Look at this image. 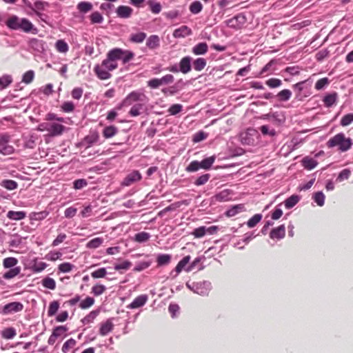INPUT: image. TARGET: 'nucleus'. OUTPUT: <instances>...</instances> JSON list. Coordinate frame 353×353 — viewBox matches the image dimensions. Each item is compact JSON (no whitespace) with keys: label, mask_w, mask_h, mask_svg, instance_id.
Instances as JSON below:
<instances>
[{"label":"nucleus","mask_w":353,"mask_h":353,"mask_svg":"<svg viewBox=\"0 0 353 353\" xmlns=\"http://www.w3.org/2000/svg\"><path fill=\"white\" fill-rule=\"evenodd\" d=\"M208 50V46L205 42L199 43L192 48V52L196 55L204 54Z\"/></svg>","instance_id":"nucleus-25"},{"label":"nucleus","mask_w":353,"mask_h":353,"mask_svg":"<svg viewBox=\"0 0 353 353\" xmlns=\"http://www.w3.org/2000/svg\"><path fill=\"white\" fill-rule=\"evenodd\" d=\"M317 164L318 162L316 160L309 157H304L302 160L303 166L309 170L314 169Z\"/></svg>","instance_id":"nucleus-31"},{"label":"nucleus","mask_w":353,"mask_h":353,"mask_svg":"<svg viewBox=\"0 0 353 353\" xmlns=\"http://www.w3.org/2000/svg\"><path fill=\"white\" fill-rule=\"evenodd\" d=\"M77 344V341L74 339H70L67 340L63 345L62 351L64 353L68 352L72 350Z\"/></svg>","instance_id":"nucleus-57"},{"label":"nucleus","mask_w":353,"mask_h":353,"mask_svg":"<svg viewBox=\"0 0 353 353\" xmlns=\"http://www.w3.org/2000/svg\"><path fill=\"white\" fill-rule=\"evenodd\" d=\"M192 30L187 26H182L176 29L173 32V36L175 38L185 37L192 34Z\"/></svg>","instance_id":"nucleus-19"},{"label":"nucleus","mask_w":353,"mask_h":353,"mask_svg":"<svg viewBox=\"0 0 353 353\" xmlns=\"http://www.w3.org/2000/svg\"><path fill=\"white\" fill-rule=\"evenodd\" d=\"M34 78V72L33 70H28L26 72L22 78V82L26 84L30 83Z\"/></svg>","instance_id":"nucleus-61"},{"label":"nucleus","mask_w":353,"mask_h":353,"mask_svg":"<svg viewBox=\"0 0 353 353\" xmlns=\"http://www.w3.org/2000/svg\"><path fill=\"white\" fill-rule=\"evenodd\" d=\"M41 283L44 288L51 290H55L57 286L55 280L48 276L42 279Z\"/></svg>","instance_id":"nucleus-38"},{"label":"nucleus","mask_w":353,"mask_h":353,"mask_svg":"<svg viewBox=\"0 0 353 353\" xmlns=\"http://www.w3.org/2000/svg\"><path fill=\"white\" fill-rule=\"evenodd\" d=\"M190 259H191L190 256L188 255V256H185V257H183L178 263L176 266L175 267V269L174 270V271L176 272V274L174 276V277H176L184 269V268L190 262Z\"/></svg>","instance_id":"nucleus-30"},{"label":"nucleus","mask_w":353,"mask_h":353,"mask_svg":"<svg viewBox=\"0 0 353 353\" xmlns=\"http://www.w3.org/2000/svg\"><path fill=\"white\" fill-rule=\"evenodd\" d=\"M191 61L190 57H183L179 62V70L183 74H187L191 70Z\"/></svg>","instance_id":"nucleus-13"},{"label":"nucleus","mask_w":353,"mask_h":353,"mask_svg":"<svg viewBox=\"0 0 353 353\" xmlns=\"http://www.w3.org/2000/svg\"><path fill=\"white\" fill-rule=\"evenodd\" d=\"M12 81L10 75H3L0 77V87L1 89L7 88Z\"/></svg>","instance_id":"nucleus-63"},{"label":"nucleus","mask_w":353,"mask_h":353,"mask_svg":"<svg viewBox=\"0 0 353 353\" xmlns=\"http://www.w3.org/2000/svg\"><path fill=\"white\" fill-rule=\"evenodd\" d=\"M262 219V214H256L252 216L247 222V225L250 228L255 227Z\"/></svg>","instance_id":"nucleus-47"},{"label":"nucleus","mask_w":353,"mask_h":353,"mask_svg":"<svg viewBox=\"0 0 353 353\" xmlns=\"http://www.w3.org/2000/svg\"><path fill=\"white\" fill-rule=\"evenodd\" d=\"M0 185L8 190H13L18 188V183L13 180L3 179L1 181Z\"/></svg>","instance_id":"nucleus-35"},{"label":"nucleus","mask_w":353,"mask_h":353,"mask_svg":"<svg viewBox=\"0 0 353 353\" xmlns=\"http://www.w3.org/2000/svg\"><path fill=\"white\" fill-rule=\"evenodd\" d=\"M100 314V310H94L91 311L88 314H87L82 320V323L84 325H88L90 323H92L94 322L95 319L99 316Z\"/></svg>","instance_id":"nucleus-29"},{"label":"nucleus","mask_w":353,"mask_h":353,"mask_svg":"<svg viewBox=\"0 0 353 353\" xmlns=\"http://www.w3.org/2000/svg\"><path fill=\"white\" fill-rule=\"evenodd\" d=\"M210 178V174H204L199 176L194 182V184L196 186L203 185L205 184L209 181Z\"/></svg>","instance_id":"nucleus-60"},{"label":"nucleus","mask_w":353,"mask_h":353,"mask_svg":"<svg viewBox=\"0 0 353 353\" xmlns=\"http://www.w3.org/2000/svg\"><path fill=\"white\" fill-rule=\"evenodd\" d=\"M216 160V156L213 155L203 159L201 161H192L186 167L185 170L188 172H194L199 169L208 170L211 168Z\"/></svg>","instance_id":"nucleus-4"},{"label":"nucleus","mask_w":353,"mask_h":353,"mask_svg":"<svg viewBox=\"0 0 353 353\" xmlns=\"http://www.w3.org/2000/svg\"><path fill=\"white\" fill-rule=\"evenodd\" d=\"M147 97L143 92L139 91H133L128 94L123 100L121 105L124 107L130 106L135 102H143L146 100Z\"/></svg>","instance_id":"nucleus-6"},{"label":"nucleus","mask_w":353,"mask_h":353,"mask_svg":"<svg viewBox=\"0 0 353 353\" xmlns=\"http://www.w3.org/2000/svg\"><path fill=\"white\" fill-rule=\"evenodd\" d=\"M18 262V259L14 257H7L3 260V265L6 269L13 268H15Z\"/></svg>","instance_id":"nucleus-41"},{"label":"nucleus","mask_w":353,"mask_h":353,"mask_svg":"<svg viewBox=\"0 0 353 353\" xmlns=\"http://www.w3.org/2000/svg\"><path fill=\"white\" fill-rule=\"evenodd\" d=\"M150 6V10L154 14H159L162 9V6L160 3L150 0L147 2Z\"/></svg>","instance_id":"nucleus-48"},{"label":"nucleus","mask_w":353,"mask_h":353,"mask_svg":"<svg viewBox=\"0 0 353 353\" xmlns=\"http://www.w3.org/2000/svg\"><path fill=\"white\" fill-rule=\"evenodd\" d=\"M103 239L101 237H96L91 239L86 244V248L89 249H96L102 245Z\"/></svg>","instance_id":"nucleus-40"},{"label":"nucleus","mask_w":353,"mask_h":353,"mask_svg":"<svg viewBox=\"0 0 353 353\" xmlns=\"http://www.w3.org/2000/svg\"><path fill=\"white\" fill-rule=\"evenodd\" d=\"M74 268V265L71 264L68 262H65L63 263H61L58 266V269L61 272L63 273H68L72 270V269Z\"/></svg>","instance_id":"nucleus-64"},{"label":"nucleus","mask_w":353,"mask_h":353,"mask_svg":"<svg viewBox=\"0 0 353 353\" xmlns=\"http://www.w3.org/2000/svg\"><path fill=\"white\" fill-rule=\"evenodd\" d=\"M147 34L143 32L132 33L130 35L129 41L134 43H141L146 38Z\"/></svg>","instance_id":"nucleus-27"},{"label":"nucleus","mask_w":353,"mask_h":353,"mask_svg":"<svg viewBox=\"0 0 353 353\" xmlns=\"http://www.w3.org/2000/svg\"><path fill=\"white\" fill-rule=\"evenodd\" d=\"M68 328L65 325H59L54 327L52 330V334L56 337H60L65 334L68 331Z\"/></svg>","instance_id":"nucleus-58"},{"label":"nucleus","mask_w":353,"mask_h":353,"mask_svg":"<svg viewBox=\"0 0 353 353\" xmlns=\"http://www.w3.org/2000/svg\"><path fill=\"white\" fill-rule=\"evenodd\" d=\"M65 127L57 123H43L39 127V130H46L52 137L60 136L63 134Z\"/></svg>","instance_id":"nucleus-5"},{"label":"nucleus","mask_w":353,"mask_h":353,"mask_svg":"<svg viewBox=\"0 0 353 353\" xmlns=\"http://www.w3.org/2000/svg\"><path fill=\"white\" fill-rule=\"evenodd\" d=\"M117 14L120 18L128 19L133 12L132 8L127 6H119L116 10Z\"/></svg>","instance_id":"nucleus-12"},{"label":"nucleus","mask_w":353,"mask_h":353,"mask_svg":"<svg viewBox=\"0 0 353 353\" xmlns=\"http://www.w3.org/2000/svg\"><path fill=\"white\" fill-rule=\"evenodd\" d=\"M350 176H351V170L348 168L343 169V170H341L339 172V174L336 178V181L342 182L345 180L348 179Z\"/></svg>","instance_id":"nucleus-54"},{"label":"nucleus","mask_w":353,"mask_h":353,"mask_svg":"<svg viewBox=\"0 0 353 353\" xmlns=\"http://www.w3.org/2000/svg\"><path fill=\"white\" fill-rule=\"evenodd\" d=\"M78 10L83 13L90 11L92 8V5L90 2L81 1L77 4Z\"/></svg>","instance_id":"nucleus-53"},{"label":"nucleus","mask_w":353,"mask_h":353,"mask_svg":"<svg viewBox=\"0 0 353 353\" xmlns=\"http://www.w3.org/2000/svg\"><path fill=\"white\" fill-rule=\"evenodd\" d=\"M292 93L288 89H284L277 93L276 97L279 101H287L292 97Z\"/></svg>","instance_id":"nucleus-32"},{"label":"nucleus","mask_w":353,"mask_h":353,"mask_svg":"<svg viewBox=\"0 0 353 353\" xmlns=\"http://www.w3.org/2000/svg\"><path fill=\"white\" fill-rule=\"evenodd\" d=\"M134 57V53L132 51L115 48L106 54V58L100 64H97L93 68L95 75L100 80H108L112 77L110 72L118 68L119 60H121L123 64H126Z\"/></svg>","instance_id":"nucleus-1"},{"label":"nucleus","mask_w":353,"mask_h":353,"mask_svg":"<svg viewBox=\"0 0 353 353\" xmlns=\"http://www.w3.org/2000/svg\"><path fill=\"white\" fill-rule=\"evenodd\" d=\"M143 110V104L137 103L134 105L130 110L129 111V114L132 117H137L141 114Z\"/></svg>","instance_id":"nucleus-43"},{"label":"nucleus","mask_w":353,"mask_h":353,"mask_svg":"<svg viewBox=\"0 0 353 353\" xmlns=\"http://www.w3.org/2000/svg\"><path fill=\"white\" fill-rule=\"evenodd\" d=\"M10 270L5 272L3 275V278L6 280H10L19 275L21 272V267H15L13 268H9Z\"/></svg>","instance_id":"nucleus-34"},{"label":"nucleus","mask_w":353,"mask_h":353,"mask_svg":"<svg viewBox=\"0 0 353 353\" xmlns=\"http://www.w3.org/2000/svg\"><path fill=\"white\" fill-rule=\"evenodd\" d=\"M26 213L23 211H12L10 210L7 213V217L10 220L20 221L25 219Z\"/></svg>","instance_id":"nucleus-26"},{"label":"nucleus","mask_w":353,"mask_h":353,"mask_svg":"<svg viewBox=\"0 0 353 353\" xmlns=\"http://www.w3.org/2000/svg\"><path fill=\"white\" fill-rule=\"evenodd\" d=\"M265 84L270 88H276L282 85V81L276 78H270L265 81Z\"/></svg>","instance_id":"nucleus-59"},{"label":"nucleus","mask_w":353,"mask_h":353,"mask_svg":"<svg viewBox=\"0 0 353 353\" xmlns=\"http://www.w3.org/2000/svg\"><path fill=\"white\" fill-rule=\"evenodd\" d=\"M301 196L293 194L285 200L284 205L286 209H291L295 206L300 201Z\"/></svg>","instance_id":"nucleus-28"},{"label":"nucleus","mask_w":353,"mask_h":353,"mask_svg":"<svg viewBox=\"0 0 353 353\" xmlns=\"http://www.w3.org/2000/svg\"><path fill=\"white\" fill-rule=\"evenodd\" d=\"M59 308V303L57 301H52L48 307V316H52L55 315Z\"/></svg>","instance_id":"nucleus-50"},{"label":"nucleus","mask_w":353,"mask_h":353,"mask_svg":"<svg viewBox=\"0 0 353 353\" xmlns=\"http://www.w3.org/2000/svg\"><path fill=\"white\" fill-rule=\"evenodd\" d=\"M353 122V113H350L344 115L340 121L341 125L343 127L347 126Z\"/></svg>","instance_id":"nucleus-62"},{"label":"nucleus","mask_w":353,"mask_h":353,"mask_svg":"<svg viewBox=\"0 0 353 353\" xmlns=\"http://www.w3.org/2000/svg\"><path fill=\"white\" fill-rule=\"evenodd\" d=\"M119 132L117 127L114 125L106 126L102 131V134L105 139H110L114 137Z\"/></svg>","instance_id":"nucleus-22"},{"label":"nucleus","mask_w":353,"mask_h":353,"mask_svg":"<svg viewBox=\"0 0 353 353\" xmlns=\"http://www.w3.org/2000/svg\"><path fill=\"white\" fill-rule=\"evenodd\" d=\"M48 212L41 211L39 212H32L30 214V219L32 221H41L47 217Z\"/></svg>","instance_id":"nucleus-46"},{"label":"nucleus","mask_w":353,"mask_h":353,"mask_svg":"<svg viewBox=\"0 0 353 353\" xmlns=\"http://www.w3.org/2000/svg\"><path fill=\"white\" fill-rule=\"evenodd\" d=\"M49 3L46 1L37 0L34 3V7L32 11L38 16L39 18H41L42 16H44L43 14L41 13L40 11L44 10L46 7H48Z\"/></svg>","instance_id":"nucleus-17"},{"label":"nucleus","mask_w":353,"mask_h":353,"mask_svg":"<svg viewBox=\"0 0 353 353\" xmlns=\"http://www.w3.org/2000/svg\"><path fill=\"white\" fill-rule=\"evenodd\" d=\"M10 137L3 134L0 137V153L3 155H9L13 153L14 148L10 145Z\"/></svg>","instance_id":"nucleus-7"},{"label":"nucleus","mask_w":353,"mask_h":353,"mask_svg":"<svg viewBox=\"0 0 353 353\" xmlns=\"http://www.w3.org/2000/svg\"><path fill=\"white\" fill-rule=\"evenodd\" d=\"M352 144V139L350 137H346L342 132L336 134L327 142V146L329 148L338 147V150L341 152L349 150Z\"/></svg>","instance_id":"nucleus-3"},{"label":"nucleus","mask_w":353,"mask_h":353,"mask_svg":"<svg viewBox=\"0 0 353 353\" xmlns=\"http://www.w3.org/2000/svg\"><path fill=\"white\" fill-rule=\"evenodd\" d=\"M285 236V227L284 225H281L277 228L272 230L270 233V237L272 239H281Z\"/></svg>","instance_id":"nucleus-14"},{"label":"nucleus","mask_w":353,"mask_h":353,"mask_svg":"<svg viewBox=\"0 0 353 353\" xmlns=\"http://www.w3.org/2000/svg\"><path fill=\"white\" fill-rule=\"evenodd\" d=\"M257 134V131L252 128L248 129L240 135L241 141L243 144L252 145L254 143V137Z\"/></svg>","instance_id":"nucleus-8"},{"label":"nucleus","mask_w":353,"mask_h":353,"mask_svg":"<svg viewBox=\"0 0 353 353\" xmlns=\"http://www.w3.org/2000/svg\"><path fill=\"white\" fill-rule=\"evenodd\" d=\"M23 309V305L20 302H12L5 305L1 313L3 315H7L13 312H18L22 311Z\"/></svg>","instance_id":"nucleus-9"},{"label":"nucleus","mask_w":353,"mask_h":353,"mask_svg":"<svg viewBox=\"0 0 353 353\" xmlns=\"http://www.w3.org/2000/svg\"><path fill=\"white\" fill-rule=\"evenodd\" d=\"M338 94L336 92L327 94L323 99V105L326 108H330L336 103Z\"/></svg>","instance_id":"nucleus-15"},{"label":"nucleus","mask_w":353,"mask_h":353,"mask_svg":"<svg viewBox=\"0 0 353 353\" xmlns=\"http://www.w3.org/2000/svg\"><path fill=\"white\" fill-rule=\"evenodd\" d=\"M150 235L145 232H139L134 236V241L139 243H144L149 240Z\"/></svg>","instance_id":"nucleus-55"},{"label":"nucleus","mask_w":353,"mask_h":353,"mask_svg":"<svg viewBox=\"0 0 353 353\" xmlns=\"http://www.w3.org/2000/svg\"><path fill=\"white\" fill-rule=\"evenodd\" d=\"M244 211H245V207L244 204H238L228 210L225 212V215L228 217H232Z\"/></svg>","instance_id":"nucleus-23"},{"label":"nucleus","mask_w":353,"mask_h":353,"mask_svg":"<svg viewBox=\"0 0 353 353\" xmlns=\"http://www.w3.org/2000/svg\"><path fill=\"white\" fill-rule=\"evenodd\" d=\"M106 290V287L102 284L97 283L91 289V293L98 296L103 294Z\"/></svg>","instance_id":"nucleus-44"},{"label":"nucleus","mask_w":353,"mask_h":353,"mask_svg":"<svg viewBox=\"0 0 353 353\" xmlns=\"http://www.w3.org/2000/svg\"><path fill=\"white\" fill-rule=\"evenodd\" d=\"M100 137L99 132L97 131H92L88 135H87L84 139L83 143L88 144L89 148L91 145L97 143L99 141Z\"/></svg>","instance_id":"nucleus-20"},{"label":"nucleus","mask_w":353,"mask_h":353,"mask_svg":"<svg viewBox=\"0 0 353 353\" xmlns=\"http://www.w3.org/2000/svg\"><path fill=\"white\" fill-rule=\"evenodd\" d=\"M114 324L111 319H108L106 321L102 323L101 324L99 328V334L101 336H105L108 333L111 332L113 330Z\"/></svg>","instance_id":"nucleus-16"},{"label":"nucleus","mask_w":353,"mask_h":353,"mask_svg":"<svg viewBox=\"0 0 353 353\" xmlns=\"http://www.w3.org/2000/svg\"><path fill=\"white\" fill-rule=\"evenodd\" d=\"M7 27L14 30H21L26 33L36 34L37 29L32 23L26 18H19L17 15L10 16L6 21Z\"/></svg>","instance_id":"nucleus-2"},{"label":"nucleus","mask_w":353,"mask_h":353,"mask_svg":"<svg viewBox=\"0 0 353 353\" xmlns=\"http://www.w3.org/2000/svg\"><path fill=\"white\" fill-rule=\"evenodd\" d=\"M285 117L282 112H272V115L269 119V121L275 126H280L285 122Z\"/></svg>","instance_id":"nucleus-18"},{"label":"nucleus","mask_w":353,"mask_h":353,"mask_svg":"<svg viewBox=\"0 0 353 353\" xmlns=\"http://www.w3.org/2000/svg\"><path fill=\"white\" fill-rule=\"evenodd\" d=\"M141 179V173L137 170H134L126 176L122 182V185L125 186H129L132 183L140 181Z\"/></svg>","instance_id":"nucleus-11"},{"label":"nucleus","mask_w":353,"mask_h":353,"mask_svg":"<svg viewBox=\"0 0 353 353\" xmlns=\"http://www.w3.org/2000/svg\"><path fill=\"white\" fill-rule=\"evenodd\" d=\"M232 191L228 189L223 190L214 196V199L218 202H224L230 199Z\"/></svg>","instance_id":"nucleus-21"},{"label":"nucleus","mask_w":353,"mask_h":353,"mask_svg":"<svg viewBox=\"0 0 353 353\" xmlns=\"http://www.w3.org/2000/svg\"><path fill=\"white\" fill-rule=\"evenodd\" d=\"M259 130H261L263 136H269L270 137H274L276 135V130L268 125H261L259 128Z\"/></svg>","instance_id":"nucleus-36"},{"label":"nucleus","mask_w":353,"mask_h":353,"mask_svg":"<svg viewBox=\"0 0 353 353\" xmlns=\"http://www.w3.org/2000/svg\"><path fill=\"white\" fill-rule=\"evenodd\" d=\"M56 49L59 52L65 53L68 51L69 47L65 41L62 39L58 40L55 44Z\"/></svg>","instance_id":"nucleus-56"},{"label":"nucleus","mask_w":353,"mask_h":353,"mask_svg":"<svg viewBox=\"0 0 353 353\" xmlns=\"http://www.w3.org/2000/svg\"><path fill=\"white\" fill-rule=\"evenodd\" d=\"M1 335L5 339H12L17 335L16 330L14 327L5 328L1 331Z\"/></svg>","instance_id":"nucleus-37"},{"label":"nucleus","mask_w":353,"mask_h":353,"mask_svg":"<svg viewBox=\"0 0 353 353\" xmlns=\"http://www.w3.org/2000/svg\"><path fill=\"white\" fill-rule=\"evenodd\" d=\"M207 64L206 60L203 58H198L193 62V68L196 71H201Z\"/></svg>","instance_id":"nucleus-45"},{"label":"nucleus","mask_w":353,"mask_h":353,"mask_svg":"<svg viewBox=\"0 0 353 353\" xmlns=\"http://www.w3.org/2000/svg\"><path fill=\"white\" fill-rule=\"evenodd\" d=\"M189 9L192 14H196L202 10L203 5L200 1H195L190 4Z\"/></svg>","instance_id":"nucleus-52"},{"label":"nucleus","mask_w":353,"mask_h":353,"mask_svg":"<svg viewBox=\"0 0 353 353\" xmlns=\"http://www.w3.org/2000/svg\"><path fill=\"white\" fill-rule=\"evenodd\" d=\"M160 46V39L159 37V36L157 35H150L147 41H146V46L151 49V50H154V49H156L157 48H159Z\"/></svg>","instance_id":"nucleus-24"},{"label":"nucleus","mask_w":353,"mask_h":353,"mask_svg":"<svg viewBox=\"0 0 353 353\" xmlns=\"http://www.w3.org/2000/svg\"><path fill=\"white\" fill-rule=\"evenodd\" d=\"M106 275L107 270L105 268H99L91 272V276L95 279L105 278Z\"/></svg>","instance_id":"nucleus-51"},{"label":"nucleus","mask_w":353,"mask_h":353,"mask_svg":"<svg viewBox=\"0 0 353 353\" xmlns=\"http://www.w3.org/2000/svg\"><path fill=\"white\" fill-rule=\"evenodd\" d=\"M312 81H310V79H306L305 81H300V82H298L295 84H294L292 85V87L297 90L298 91V94H297V96L300 95L302 92V91L306 88L307 87L305 86V85H306L307 86H308L309 88L311 87L312 85Z\"/></svg>","instance_id":"nucleus-33"},{"label":"nucleus","mask_w":353,"mask_h":353,"mask_svg":"<svg viewBox=\"0 0 353 353\" xmlns=\"http://www.w3.org/2000/svg\"><path fill=\"white\" fill-rule=\"evenodd\" d=\"M94 302L95 301L94 298L91 296H87L85 299L80 302L79 307L82 310H86L92 307Z\"/></svg>","instance_id":"nucleus-42"},{"label":"nucleus","mask_w":353,"mask_h":353,"mask_svg":"<svg viewBox=\"0 0 353 353\" xmlns=\"http://www.w3.org/2000/svg\"><path fill=\"white\" fill-rule=\"evenodd\" d=\"M48 264L43 261L35 262L31 267V270L34 273H39L44 270Z\"/></svg>","instance_id":"nucleus-49"},{"label":"nucleus","mask_w":353,"mask_h":353,"mask_svg":"<svg viewBox=\"0 0 353 353\" xmlns=\"http://www.w3.org/2000/svg\"><path fill=\"white\" fill-rule=\"evenodd\" d=\"M171 261V255L168 254H159L157 258L158 266H163L170 263Z\"/></svg>","instance_id":"nucleus-39"},{"label":"nucleus","mask_w":353,"mask_h":353,"mask_svg":"<svg viewBox=\"0 0 353 353\" xmlns=\"http://www.w3.org/2000/svg\"><path fill=\"white\" fill-rule=\"evenodd\" d=\"M148 300L147 294H141L137 296L133 301L127 306L128 309H137L143 306Z\"/></svg>","instance_id":"nucleus-10"}]
</instances>
